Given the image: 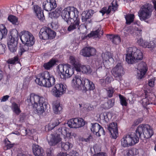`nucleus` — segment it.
I'll list each match as a JSON object with an SVG mask.
<instances>
[{
    "label": "nucleus",
    "mask_w": 156,
    "mask_h": 156,
    "mask_svg": "<svg viewBox=\"0 0 156 156\" xmlns=\"http://www.w3.org/2000/svg\"><path fill=\"white\" fill-rule=\"evenodd\" d=\"M27 101L29 106H32L34 108L36 109L39 115L44 116L48 102L45 98L34 94H31L28 97Z\"/></svg>",
    "instance_id": "obj_1"
},
{
    "label": "nucleus",
    "mask_w": 156,
    "mask_h": 156,
    "mask_svg": "<svg viewBox=\"0 0 156 156\" xmlns=\"http://www.w3.org/2000/svg\"><path fill=\"white\" fill-rule=\"evenodd\" d=\"M67 129L65 127L60 128L58 129L56 134L51 133L48 134L47 139L49 144L51 146H54L61 141V137H63L66 141L75 137L76 134L67 133Z\"/></svg>",
    "instance_id": "obj_2"
},
{
    "label": "nucleus",
    "mask_w": 156,
    "mask_h": 156,
    "mask_svg": "<svg viewBox=\"0 0 156 156\" xmlns=\"http://www.w3.org/2000/svg\"><path fill=\"white\" fill-rule=\"evenodd\" d=\"M126 60L128 64L136 63L143 58L141 51L136 47H129L126 50Z\"/></svg>",
    "instance_id": "obj_3"
},
{
    "label": "nucleus",
    "mask_w": 156,
    "mask_h": 156,
    "mask_svg": "<svg viewBox=\"0 0 156 156\" xmlns=\"http://www.w3.org/2000/svg\"><path fill=\"white\" fill-rule=\"evenodd\" d=\"M72 84L76 89H78L81 85L83 86L85 88L86 93L88 94L89 97H91L90 90H93L95 88L94 83L88 79H73Z\"/></svg>",
    "instance_id": "obj_4"
},
{
    "label": "nucleus",
    "mask_w": 156,
    "mask_h": 156,
    "mask_svg": "<svg viewBox=\"0 0 156 156\" xmlns=\"http://www.w3.org/2000/svg\"><path fill=\"white\" fill-rule=\"evenodd\" d=\"M18 36V32L15 29L12 30L9 33L7 44L9 49L11 52L15 53L17 49Z\"/></svg>",
    "instance_id": "obj_5"
},
{
    "label": "nucleus",
    "mask_w": 156,
    "mask_h": 156,
    "mask_svg": "<svg viewBox=\"0 0 156 156\" xmlns=\"http://www.w3.org/2000/svg\"><path fill=\"white\" fill-rule=\"evenodd\" d=\"M79 12L77 9L73 7H69L65 8L62 12L61 16L67 23L70 20L73 19V21L80 20L78 14Z\"/></svg>",
    "instance_id": "obj_6"
},
{
    "label": "nucleus",
    "mask_w": 156,
    "mask_h": 156,
    "mask_svg": "<svg viewBox=\"0 0 156 156\" xmlns=\"http://www.w3.org/2000/svg\"><path fill=\"white\" fill-rule=\"evenodd\" d=\"M139 137L136 133H129L124 135L121 140V145L124 147L132 146L138 143Z\"/></svg>",
    "instance_id": "obj_7"
},
{
    "label": "nucleus",
    "mask_w": 156,
    "mask_h": 156,
    "mask_svg": "<svg viewBox=\"0 0 156 156\" xmlns=\"http://www.w3.org/2000/svg\"><path fill=\"white\" fill-rule=\"evenodd\" d=\"M136 134L139 138L142 137L146 138H150L154 134L152 128L147 124H142L138 126L136 130Z\"/></svg>",
    "instance_id": "obj_8"
},
{
    "label": "nucleus",
    "mask_w": 156,
    "mask_h": 156,
    "mask_svg": "<svg viewBox=\"0 0 156 156\" xmlns=\"http://www.w3.org/2000/svg\"><path fill=\"white\" fill-rule=\"evenodd\" d=\"M71 66L68 64L63 65L60 64L57 66L59 70L58 77L68 78L74 73V69L70 68Z\"/></svg>",
    "instance_id": "obj_9"
},
{
    "label": "nucleus",
    "mask_w": 156,
    "mask_h": 156,
    "mask_svg": "<svg viewBox=\"0 0 156 156\" xmlns=\"http://www.w3.org/2000/svg\"><path fill=\"white\" fill-rule=\"evenodd\" d=\"M153 9L152 5L150 4L147 3L143 5L138 13L140 20L145 21L149 19L151 16Z\"/></svg>",
    "instance_id": "obj_10"
},
{
    "label": "nucleus",
    "mask_w": 156,
    "mask_h": 156,
    "mask_svg": "<svg viewBox=\"0 0 156 156\" xmlns=\"http://www.w3.org/2000/svg\"><path fill=\"white\" fill-rule=\"evenodd\" d=\"M56 35V32L48 27L41 28L39 34L40 38L44 40L53 39Z\"/></svg>",
    "instance_id": "obj_11"
},
{
    "label": "nucleus",
    "mask_w": 156,
    "mask_h": 156,
    "mask_svg": "<svg viewBox=\"0 0 156 156\" xmlns=\"http://www.w3.org/2000/svg\"><path fill=\"white\" fill-rule=\"evenodd\" d=\"M66 85L62 83L57 84L52 89L51 93L55 97H60L66 92Z\"/></svg>",
    "instance_id": "obj_12"
},
{
    "label": "nucleus",
    "mask_w": 156,
    "mask_h": 156,
    "mask_svg": "<svg viewBox=\"0 0 156 156\" xmlns=\"http://www.w3.org/2000/svg\"><path fill=\"white\" fill-rule=\"evenodd\" d=\"M21 41L24 44L30 47L34 43V38L32 34L28 31H25L20 37Z\"/></svg>",
    "instance_id": "obj_13"
},
{
    "label": "nucleus",
    "mask_w": 156,
    "mask_h": 156,
    "mask_svg": "<svg viewBox=\"0 0 156 156\" xmlns=\"http://www.w3.org/2000/svg\"><path fill=\"white\" fill-rule=\"evenodd\" d=\"M80 20L78 19V20L76 19L75 21H74L73 22L70 23L67 28V31L70 32L77 29L78 32H80L83 34H84L87 31V27L85 25L82 26L83 30H84L83 31L82 30L81 27H80L81 25H80Z\"/></svg>",
    "instance_id": "obj_14"
},
{
    "label": "nucleus",
    "mask_w": 156,
    "mask_h": 156,
    "mask_svg": "<svg viewBox=\"0 0 156 156\" xmlns=\"http://www.w3.org/2000/svg\"><path fill=\"white\" fill-rule=\"evenodd\" d=\"M67 124L69 127L76 129L84 126L85 122L84 120L81 118H74L69 120Z\"/></svg>",
    "instance_id": "obj_15"
},
{
    "label": "nucleus",
    "mask_w": 156,
    "mask_h": 156,
    "mask_svg": "<svg viewBox=\"0 0 156 156\" xmlns=\"http://www.w3.org/2000/svg\"><path fill=\"white\" fill-rule=\"evenodd\" d=\"M35 82L41 86L50 87L55 83V79H36Z\"/></svg>",
    "instance_id": "obj_16"
},
{
    "label": "nucleus",
    "mask_w": 156,
    "mask_h": 156,
    "mask_svg": "<svg viewBox=\"0 0 156 156\" xmlns=\"http://www.w3.org/2000/svg\"><path fill=\"white\" fill-rule=\"evenodd\" d=\"M111 72L115 77L120 78L122 77L124 74L122 63H118L113 68Z\"/></svg>",
    "instance_id": "obj_17"
},
{
    "label": "nucleus",
    "mask_w": 156,
    "mask_h": 156,
    "mask_svg": "<svg viewBox=\"0 0 156 156\" xmlns=\"http://www.w3.org/2000/svg\"><path fill=\"white\" fill-rule=\"evenodd\" d=\"M111 72L115 77L120 78L122 77L124 74L122 63H118L113 68Z\"/></svg>",
    "instance_id": "obj_18"
},
{
    "label": "nucleus",
    "mask_w": 156,
    "mask_h": 156,
    "mask_svg": "<svg viewBox=\"0 0 156 156\" xmlns=\"http://www.w3.org/2000/svg\"><path fill=\"white\" fill-rule=\"evenodd\" d=\"M57 6L55 0H46L43 3V7L46 11L49 12L53 10Z\"/></svg>",
    "instance_id": "obj_19"
},
{
    "label": "nucleus",
    "mask_w": 156,
    "mask_h": 156,
    "mask_svg": "<svg viewBox=\"0 0 156 156\" xmlns=\"http://www.w3.org/2000/svg\"><path fill=\"white\" fill-rule=\"evenodd\" d=\"M91 128V131L97 136H100L101 135H104L105 132L103 128L98 123H92Z\"/></svg>",
    "instance_id": "obj_20"
},
{
    "label": "nucleus",
    "mask_w": 156,
    "mask_h": 156,
    "mask_svg": "<svg viewBox=\"0 0 156 156\" xmlns=\"http://www.w3.org/2000/svg\"><path fill=\"white\" fill-rule=\"evenodd\" d=\"M137 76L138 78H143L145 77V75L147 70V68L145 63L142 62L138 65Z\"/></svg>",
    "instance_id": "obj_21"
},
{
    "label": "nucleus",
    "mask_w": 156,
    "mask_h": 156,
    "mask_svg": "<svg viewBox=\"0 0 156 156\" xmlns=\"http://www.w3.org/2000/svg\"><path fill=\"white\" fill-rule=\"evenodd\" d=\"M108 129L112 135V137L116 139L118 136L117 124L116 122H112L108 126Z\"/></svg>",
    "instance_id": "obj_22"
},
{
    "label": "nucleus",
    "mask_w": 156,
    "mask_h": 156,
    "mask_svg": "<svg viewBox=\"0 0 156 156\" xmlns=\"http://www.w3.org/2000/svg\"><path fill=\"white\" fill-rule=\"evenodd\" d=\"M96 50L90 47H86L83 48L80 52V54L85 57H89L95 54Z\"/></svg>",
    "instance_id": "obj_23"
},
{
    "label": "nucleus",
    "mask_w": 156,
    "mask_h": 156,
    "mask_svg": "<svg viewBox=\"0 0 156 156\" xmlns=\"http://www.w3.org/2000/svg\"><path fill=\"white\" fill-rule=\"evenodd\" d=\"M34 12H35L37 18L40 20L43 21L45 19L43 13V11L41 8L37 5H34L33 6Z\"/></svg>",
    "instance_id": "obj_24"
},
{
    "label": "nucleus",
    "mask_w": 156,
    "mask_h": 156,
    "mask_svg": "<svg viewBox=\"0 0 156 156\" xmlns=\"http://www.w3.org/2000/svg\"><path fill=\"white\" fill-rule=\"evenodd\" d=\"M95 12L94 10L92 9L87 10L83 12L82 14V20L83 22H85L87 20L91 18Z\"/></svg>",
    "instance_id": "obj_25"
},
{
    "label": "nucleus",
    "mask_w": 156,
    "mask_h": 156,
    "mask_svg": "<svg viewBox=\"0 0 156 156\" xmlns=\"http://www.w3.org/2000/svg\"><path fill=\"white\" fill-rule=\"evenodd\" d=\"M52 108L53 112L55 114H59L62 112V108L60 102L57 100L53 101Z\"/></svg>",
    "instance_id": "obj_26"
},
{
    "label": "nucleus",
    "mask_w": 156,
    "mask_h": 156,
    "mask_svg": "<svg viewBox=\"0 0 156 156\" xmlns=\"http://www.w3.org/2000/svg\"><path fill=\"white\" fill-rule=\"evenodd\" d=\"M33 152L35 156H42L44 151L43 148L39 145L34 144L32 145Z\"/></svg>",
    "instance_id": "obj_27"
},
{
    "label": "nucleus",
    "mask_w": 156,
    "mask_h": 156,
    "mask_svg": "<svg viewBox=\"0 0 156 156\" xmlns=\"http://www.w3.org/2000/svg\"><path fill=\"white\" fill-rule=\"evenodd\" d=\"M96 29V30H95L92 31L87 35L89 37L95 36H97L98 37H99L101 35H103V32L102 30H101V25H98Z\"/></svg>",
    "instance_id": "obj_28"
},
{
    "label": "nucleus",
    "mask_w": 156,
    "mask_h": 156,
    "mask_svg": "<svg viewBox=\"0 0 156 156\" xmlns=\"http://www.w3.org/2000/svg\"><path fill=\"white\" fill-rule=\"evenodd\" d=\"M154 98H151L150 97L147 96V94H146L145 97L143 98L142 100V104L144 107L146 108L148 105L154 103Z\"/></svg>",
    "instance_id": "obj_29"
},
{
    "label": "nucleus",
    "mask_w": 156,
    "mask_h": 156,
    "mask_svg": "<svg viewBox=\"0 0 156 156\" xmlns=\"http://www.w3.org/2000/svg\"><path fill=\"white\" fill-rule=\"evenodd\" d=\"M70 63L73 65V67L75 68L76 71H79V67L80 64L78 61L74 57L71 56L69 57Z\"/></svg>",
    "instance_id": "obj_30"
},
{
    "label": "nucleus",
    "mask_w": 156,
    "mask_h": 156,
    "mask_svg": "<svg viewBox=\"0 0 156 156\" xmlns=\"http://www.w3.org/2000/svg\"><path fill=\"white\" fill-rule=\"evenodd\" d=\"M79 105L80 107L81 108L83 107V111L85 112H88L94 109V106L88 103H86L83 105L80 104Z\"/></svg>",
    "instance_id": "obj_31"
},
{
    "label": "nucleus",
    "mask_w": 156,
    "mask_h": 156,
    "mask_svg": "<svg viewBox=\"0 0 156 156\" xmlns=\"http://www.w3.org/2000/svg\"><path fill=\"white\" fill-rule=\"evenodd\" d=\"M8 31L5 26L0 25V40L5 38L7 35Z\"/></svg>",
    "instance_id": "obj_32"
},
{
    "label": "nucleus",
    "mask_w": 156,
    "mask_h": 156,
    "mask_svg": "<svg viewBox=\"0 0 156 156\" xmlns=\"http://www.w3.org/2000/svg\"><path fill=\"white\" fill-rule=\"evenodd\" d=\"M118 5L116 3V1H113L111 3V5L109 6L107 10V14H109L112 10V11H116L118 7Z\"/></svg>",
    "instance_id": "obj_33"
},
{
    "label": "nucleus",
    "mask_w": 156,
    "mask_h": 156,
    "mask_svg": "<svg viewBox=\"0 0 156 156\" xmlns=\"http://www.w3.org/2000/svg\"><path fill=\"white\" fill-rule=\"evenodd\" d=\"M20 106V105H18L15 102H13L12 104L11 109L12 111L17 115H19L21 112Z\"/></svg>",
    "instance_id": "obj_34"
},
{
    "label": "nucleus",
    "mask_w": 156,
    "mask_h": 156,
    "mask_svg": "<svg viewBox=\"0 0 156 156\" xmlns=\"http://www.w3.org/2000/svg\"><path fill=\"white\" fill-rule=\"evenodd\" d=\"M56 61L55 60L51 59L48 62L44 63L43 66L46 70L50 69L56 63Z\"/></svg>",
    "instance_id": "obj_35"
},
{
    "label": "nucleus",
    "mask_w": 156,
    "mask_h": 156,
    "mask_svg": "<svg viewBox=\"0 0 156 156\" xmlns=\"http://www.w3.org/2000/svg\"><path fill=\"white\" fill-rule=\"evenodd\" d=\"M115 100L112 99L109 100L106 103L102 105V107L105 109H108L110 108L114 105Z\"/></svg>",
    "instance_id": "obj_36"
},
{
    "label": "nucleus",
    "mask_w": 156,
    "mask_h": 156,
    "mask_svg": "<svg viewBox=\"0 0 156 156\" xmlns=\"http://www.w3.org/2000/svg\"><path fill=\"white\" fill-rule=\"evenodd\" d=\"M79 68L80 69V70L76 71L77 72L82 71V72L83 73H86L88 74H90L91 73V69H90V67L89 66H81V65H80V66L79 67Z\"/></svg>",
    "instance_id": "obj_37"
},
{
    "label": "nucleus",
    "mask_w": 156,
    "mask_h": 156,
    "mask_svg": "<svg viewBox=\"0 0 156 156\" xmlns=\"http://www.w3.org/2000/svg\"><path fill=\"white\" fill-rule=\"evenodd\" d=\"M109 38L111 39L112 40V42L115 44H119L121 42V38L118 35H109Z\"/></svg>",
    "instance_id": "obj_38"
},
{
    "label": "nucleus",
    "mask_w": 156,
    "mask_h": 156,
    "mask_svg": "<svg viewBox=\"0 0 156 156\" xmlns=\"http://www.w3.org/2000/svg\"><path fill=\"white\" fill-rule=\"evenodd\" d=\"M54 78L52 75H50L48 72L45 71L43 73L39 74L36 78Z\"/></svg>",
    "instance_id": "obj_39"
},
{
    "label": "nucleus",
    "mask_w": 156,
    "mask_h": 156,
    "mask_svg": "<svg viewBox=\"0 0 156 156\" xmlns=\"http://www.w3.org/2000/svg\"><path fill=\"white\" fill-rule=\"evenodd\" d=\"M8 20L14 25H18L19 23L18 18L14 15H9L8 17Z\"/></svg>",
    "instance_id": "obj_40"
},
{
    "label": "nucleus",
    "mask_w": 156,
    "mask_h": 156,
    "mask_svg": "<svg viewBox=\"0 0 156 156\" xmlns=\"http://www.w3.org/2000/svg\"><path fill=\"white\" fill-rule=\"evenodd\" d=\"M24 44V45L20 46L19 47L18 54L20 55H22L24 52L27 51L29 50V46L25 44Z\"/></svg>",
    "instance_id": "obj_41"
},
{
    "label": "nucleus",
    "mask_w": 156,
    "mask_h": 156,
    "mask_svg": "<svg viewBox=\"0 0 156 156\" xmlns=\"http://www.w3.org/2000/svg\"><path fill=\"white\" fill-rule=\"evenodd\" d=\"M101 57L103 61L106 62L107 61H109L110 59H112L110 53L108 52L102 53L101 55Z\"/></svg>",
    "instance_id": "obj_42"
},
{
    "label": "nucleus",
    "mask_w": 156,
    "mask_h": 156,
    "mask_svg": "<svg viewBox=\"0 0 156 156\" xmlns=\"http://www.w3.org/2000/svg\"><path fill=\"white\" fill-rule=\"evenodd\" d=\"M61 147L65 150L67 151L71 149L73 147V144L69 142L65 143H62Z\"/></svg>",
    "instance_id": "obj_43"
},
{
    "label": "nucleus",
    "mask_w": 156,
    "mask_h": 156,
    "mask_svg": "<svg viewBox=\"0 0 156 156\" xmlns=\"http://www.w3.org/2000/svg\"><path fill=\"white\" fill-rule=\"evenodd\" d=\"M126 20V23L127 25H129L132 22L134 19V15L133 14L127 15L125 16Z\"/></svg>",
    "instance_id": "obj_44"
},
{
    "label": "nucleus",
    "mask_w": 156,
    "mask_h": 156,
    "mask_svg": "<svg viewBox=\"0 0 156 156\" xmlns=\"http://www.w3.org/2000/svg\"><path fill=\"white\" fill-rule=\"evenodd\" d=\"M136 39L137 40V43L139 45L142 46L143 48H146L147 46L145 44H146H146L145 43L146 41L141 38V37L138 38L137 37Z\"/></svg>",
    "instance_id": "obj_45"
},
{
    "label": "nucleus",
    "mask_w": 156,
    "mask_h": 156,
    "mask_svg": "<svg viewBox=\"0 0 156 156\" xmlns=\"http://www.w3.org/2000/svg\"><path fill=\"white\" fill-rule=\"evenodd\" d=\"M59 124V122L58 119H56L51 122L49 124L48 127L49 129H53L56 126Z\"/></svg>",
    "instance_id": "obj_46"
},
{
    "label": "nucleus",
    "mask_w": 156,
    "mask_h": 156,
    "mask_svg": "<svg viewBox=\"0 0 156 156\" xmlns=\"http://www.w3.org/2000/svg\"><path fill=\"white\" fill-rule=\"evenodd\" d=\"M59 124V122L58 119H56L51 122L49 124L48 127L49 129H53L56 126Z\"/></svg>",
    "instance_id": "obj_47"
},
{
    "label": "nucleus",
    "mask_w": 156,
    "mask_h": 156,
    "mask_svg": "<svg viewBox=\"0 0 156 156\" xmlns=\"http://www.w3.org/2000/svg\"><path fill=\"white\" fill-rule=\"evenodd\" d=\"M110 115L107 112H104L100 115L101 118L106 123H107L109 121L110 118L108 115Z\"/></svg>",
    "instance_id": "obj_48"
},
{
    "label": "nucleus",
    "mask_w": 156,
    "mask_h": 156,
    "mask_svg": "<svg viewBox=\"0 0 156 156\" xmlns=\"http://www.w3.org/2000/svg\"><path fill=\"white\" fill-rule=\"evenodd\" d=\"M19 58L18 57L16 56L11 58L9 59L7 61V63L10 64H14L18 62Z\"/></svg>",
    "instance_id": "obj_49"
},
{
    "label": "nucleus",
    "mask_w": 156,
    "mask_h": 156,
    "mask_svg": "<svg viewBox=\"0 0 156 156\" xmlns=\"http://www.w3.org/2000/svg\"><path fill=\"white\" fill-rule=\"evenodd\" d=\"M138 153L137 150L135 148H132L128 150L126 153L127 156H133Z\"/></svg>",
    "instance_id": "obj_50"
},
{
    "label": "nucleus",
    "mask_w": 156,
    "mask_h": 156,
    "mask_svg": "<svg viewBox=\"0 0 156 156\" xmlns=\"http://www.w3.org/2000/svg\"><path fill=\"white\" fill-rule=\"evenodd\" d=\"M121 104L122 106H126L127 105V99L122 95L120 94L119 95Z\"/></svg>",
    "instance_id": "obj_51"
},
{
    "label": "nucleus",
    "mask_w": 156,
    "mask_h": 156,
    "mask_svg": "<svg viewBox=\"0 0 156 156\" xmlns=\"http://www.w3.org/2000/svg\"><path fill=\"white\" fill-rule=\"evenodd\" d=\"M145 43H147L146 44H145L147 46L146 48L153 49L155 47L154 41H151L149 42L146 41Z\"/></svg>",
    "instance_id": "obj_52"
},
{
    "label": "nucleus",
    "mask_w": 156,
    "mask_h": 156,
    "mask_svg": "<svg viewBox=\"0 0 156 156\" xmlns=\"http://www.w3.org/2000/svg\"><path fill=\"white\" fill-rule=\"evenodd\" d=\"M107 91V94L109 97H112L114 92V88L112 87H109L106 89Z\"/></svg>",
    "instance_id": "obj_53"
},
{
    "label": "nucleus",
    "mask_w": 156,
    "mask_h": 156,
    "mask_svg": "<svg viewBox=\"0 0 156 156\" xmlns=\"http://www.w3.org/2000/svg\"><path fill=\"white\" fill-rule=\"evenodd\" d=\"M5 145L7 149H9L12 147L13 146V144H11L10 142L7 138L5 139Z\"/></svg>",
    "instance_id": "obj_54"
},
{
    "label": "nucleus",
    "mask_w": 156,
    "mask_h": 156,
    "mask_svg": "<svg viewBox=\"0 0 156 156\" xmlns=\"http://www.w3.org/2000/svg\"><path fill=\"white\" fill-rule=\"evenodd\" d=\"M96 71H100L102 69V67L104 65V64L102 63L101 62H97L96 63Z\"/></svg>",
    "instance_id": "obj_55"
},
{
    "label": "nucleus",
    "mask_w": 156,
    "mask_h": 156,
    "mask_svg": "<svg viewBox=\"0 0 156 156\" xmlns=\"http://www.w3.org/2000/svg\"><path fill=\"white\" fill-rule=\"evenodd\" d=\"M134 27V30H135V33L136 34L137 36V37H141L142 31V30L141 29H139L136 27V26H135Z\"/></svg>",
    "instance_id": "obj_56"
},
{
    "label": "nucleus",
    "mask_w": 156,
    "mask_h": 156,
    "mask_svg": "<svg viewBox=\"0 0 156 156\" xmlns=\"http://www.w3.org/2000/svg\"><path fill=\"white\" fill-rule=\"evenodd\" d=\"M93 150L94 151L95 153L98 152L99 151V147L97 144L94 145L93 147L91 148V151H92Z\"/></svg>",
    "instance_id": "obj_57"
},
{
    "label": "nucleus",
    "mask_w": 156,
    "mask_h": 156,
    "mask_svg": "<svg viewBox=\"0 0 156 156\" xmlns=\"http://www.w3.org/2000/svg\"><path fill=\"white\" fill-rule=\"evenodd\" d=\"M155 79H150L148 80V83L149 86L153 87L154 85Z\"/></svg>",
    "instance_id": "obj_58"
},
{
    "label": "nucleus",
    "mask_w": 156,
    "mask_h": 156,
    "mask_svg": "<svg viewBox=\"0 0 156 156\" xmlns=\"http://www.w3.org/2000/svg\"><path fill=\"white\" fill-rule=\"evenodd\" d=\"M9 97L8 95L4 96L0 98V101L2 102H5L6 101Z\"/></svg>",
    "instance_id": "obj_59"
},
{
    "label": "nucleus",
    "mask_w": 156,
    "mask_h": 156,
    "mask_svg": "<svg viewBox=\"0 0 156 156\" xmlns=\"http://www.w3.org/2000/svg\"><path fill=\"white\" fill-rule=\"evenodd\" d=\"M108 79H101L100 80V82L101 83L102 85L103 86H106V84H105V83H107L106 81H108Z\"/></svg>",
    "instance_id": "obj_60"
},
{
    "label": "nucleus",
    "mask_w": 156,
    "mask_h": 156,
    "mask_svg": "<svg viewBox=\"0 0 156 156\" xmlns=\"http://www.w3.org/2000/svg\"><path fill=\"white\" fill-rule=\"evenodd\" d=\"M47 156H53V152L52 148H48L47 150Z\"/></svg>",
    "instance_id": "obj_61"
},
{
    "label": "nucleus",
    "mask_w": 156,
    "mask_h": 156,
    "mask_svg": "<svg viewBox=\"0 0 156 156\" xmlns=\"http://www.w3.org/2000/svg\"><path fill=\"white\" fill-rule=\"evenodd\" d=\"M79 154L75 151H73L68 156H78Z\"/></svg>",
    "instance_id": "obj_62"
},
{
    "label": "nucleus",
    "mask_w": 156,
    "mask_h": 156,
    "mask_svg": "<svg viewBox=\"0 0 156 156\" xmlns=\"http://www.w3.org/2000/svg\"><path fill=\"white\" fill-rule=\"evenodd\" d=\"M99 12L102 13V16H103L105 13L107 14V10L106 8V7L103 8Z\"/></svg>",
    "instance_id": "obj_63"
},
{
    "label": "nucleus",
    "mask_w": 156,
    "mask_h": 156,
    "mask_svg": "<svg viewBox=\"0 0 156 156\" xmlns=\"http://www.w3.org/2000/svg\"><path fill=\"white\" fill-rule=\"evenodd\" d=\"M93 156H107V155L104 153H99L94 155Z\"/></svg>",
    "instance_id": "obj_64"
}]
</instances>
